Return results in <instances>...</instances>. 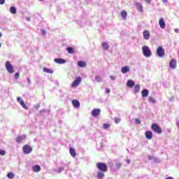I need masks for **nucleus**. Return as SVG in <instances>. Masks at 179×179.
Segmentation results:
<instances>
[{"label":"nucleus","mask_w":179,"mask_h":179,"mask_svg":"<svg viewBox=\"0 0 179 179\" xmlns=\"http://www.w3.org/2000/svg\"><path fill=\"white\" fill-rule=\"evenodd\" d=\"M157 55L159 58H163L165 55V52L162 46H159L157 49Z\"/></svg>","instance_id":"6"},{"label":"nucleus","mask_w":179,"mask_h":179,"mask_svg":"<svg viewBox=\"0 0 179 179\" xmlns=\"http://www.w3.org/2000/svg\"><path fill=\"white\" fill-rule=\"evenodd\" d=\"M28 82L30 83V78H27Z\"/></svg>","instance_id":"52"},{"label":"nucleus","mask_w":179,"mask_h":179,"mask_svg":"<svg viewBox=\"0 0 179 179\" xmlns=\"http://www.w3.org/2000/svg\"><path fill=\"white\" fill-rule=\"evenodd\" d=\"M115 124H118L121 120L118 117H115L114 119Z\"/></svg>","instance_id":"36"},{"label":"nucleus","mask_w":179,"mask_h":179,"mask_svg":"<svg viewBox=\"0 0 179 179\" xmlns=\"http://www.w3.org/2000/svg\"><path fill=\"white\" fill-rule=\"evenodd\" d=\"M166 179H174V178L169 176V177L166 178Z\"/></svg>","instance_id":"44"},{"label":"nucleus","mask_w":179,"mask_h":179,"mask_svg":"<svg viewBox=\"0 0 179 179\" xmlns=\"http://www.w3.org/2000/svg\"><path fill=\"white\" fill-rule=\"evenodd\" d=\"M66 51L69 52V54H74L75 49L72 47H69L66 48Z\"/></svg>","instance_id":"26"},{"label":"nucleus","mask_w":179,"mask_h":179,"mask_svg":"<svg viewBox=\"0 0 179 179\" xmlns=\"http://www.w3.org/2000/svg\"><path fill=\"white\" fill-rule=\"evenodd\" d=\"M121 16H122V19L124 20H125V19H127V16H128V13H127V11L122 10L121 12Z\"/></svg>","instance_id":"25"},{"label":"nucleus","mask_w":179,"mask_h":179,"mask_svg":"<svg viewBox=\"0 0 179 179\" xmlns=\"http://www.w3.org/2000/svg\"><path fill=\"white\" fill-rule=\"evenodd\" d=\"M176 125H177L178 128H179V121L176 122Z\"/></svg>","instance_id":"46"},{"label":"nucleus","mask_w":179,"mask_h":179,"mask_svg":"<svg viewBox=\"0 0 179 179\" xmlns=\"http://www.w3.org/2000/svg\"><path fill=\"white\" fill-rule=\"evenodd\" d=\"M169 67L171 69H176L177 68V60L176 59H172L169 62Z\"/></svg>","instance_id":"8"},{"label":"nucleus","mask_w":179,"mask_h":179,"mask_svg":"<svg viewBox=\"0 0 179 179\" xmlns=\"http://www.w3.org/2000/svg\"><path fill=\"white\" fill-rule=\"evenodd\" d=\"M141 90V85L138 84L136 85L134 90V93H139V91Z\"/></svg>","instance_id":"20"},{"label":"nucleus","mask_w":179,"mask_h":179,"mask_svg":"<svg viewBox=\"0 0 179 179\" xmlns=\"http://www.w3.org/2000/svg\"><path fill=\"white\" fill-rule=\"evenodd\" d=\"M71 103L75 108H79L80 107V103L76 99H73Z\"/></svg>","instance_id":"12"},{"label":"nucleus","mask_w":179,"mask_h":179,"mask_svg":"<svg viewBox=\"0 0 179 179\" xmlns=\"http://www.w3.org/2000/svg\"><path fill=\"white\" fill-rule=\"evenodd\" d=\"M142 51L144 57H146L147 58L152 57V51H150V49L149 48V47L144 45L142 48Z\"/></svg>","instance_id":"2"},{"label":"nucleus","mask_w":179,"mask_h":179,"mask_svg":"<svg viewBox=\"0 0 179 179\" xmlns=\"http://www.w3.org/2000/svg\"><path fill=\"white\" fill-rule=\"evenodd\" d=\"M5 67L6 69V71L8 72V73H15V69H13V66H12V64H10V62L9 61L6 62Z\"/></svg>","instance_id":"4"},{"label":"nucleus","mask_w":179,"mask_h":179,"mask_svg":"<svg viewBox=\"0 0 179 179\" xmlns=\"http://www.w3.org/2000/svg\"><path fill=\"white\" fill-rule=\"evenodd\" d=\"M96 169H98V170H99V171H101L102 173H107L108 170L107 164L103 162H98L96 164Z\"/></svg>","instance_id":"1"},{"label":"nucleus","mask_w":179,"mask_h":179,"mask_svg":"<svg viewBox=\"0 0 179 179\" xmlns=\"http://www.w3.org/2000/svg\"><path fill=\"white\" fill-rule=\"evenodd\" d=\"M42 34L45 35V31L44 29H41Z\"/></svg>","instance_id":"42"},{"label":"nucleus","mask_w":179,"mask_h":179,"mask_svg":"<svg viewBox=\"0 0 179 179\" xmlns=\"http://www.w3.org/2000/svg\"><path fill=\"white\" fill-rule=\"evenodd\" d=\"M136 6L138 10H139V12H143V7L142 6V4H141L139 3H136Z\"/></svg>","instance_id":"21"},{"label":"nucleus","mask_w":179,"mask_h":179,"mask_svg":"<svg viewBox=\"0 0 179 179\" xmlns=\"http://www.w3.org/2000/svg\"><path fill=\"white\" fill-rule=\"evenodd\" d=\"M20 76L19 73H15L14 75V77L15 79H19Z\"/></svg>","instance_id":"37"},{"label":"nucleus","mask_w":179,"mask_h":179,"mask_svg":"<svg viewBox=\"0 0 179 179\" xmlns=\"http://www.w3.org/2000/svg\"><path fill=\"white\" fill-rule=\"evenodd\" d=\"M2 37V33L0 32V38Z\"/></svg>","instance_id":"51"},{"label":"nucleus","mask_w":179,"mask_h":179,"mask_svg":"<svg viewBox=\"0 0 179 179\" xmlns=\"http://www.w3.org/2000/svg\"><path fill=\"white\" fill-rule=\"evenodd\" d=\"M110 79H111L112 80H114V79H115V78H114V76H110Z\"/></svg>","instance_id":"45"},{"label":"nucleus","mask_w":179,"mask_h":179,"mask_svg":"<svg viewBox=\"0 0 179 179\" xmlns=\"http://www.w3.org/2000/svg\"><path fill=\"white\" fill-rule=\"evenodd\" d=\"M97 177H98V179H103V178L105 177L104 172H102V171L97 172Z\"/></svg>","instance_id":"24"},{"label":"nucleus","mask_w":179,"mask_h":179,"mask_svg":"<svg viewBox=\"0 0 179 179\" xmlns=\"http://www.w3.org/2000/svg\"><path fill=\"white\" fill-rule=\"evenodd\" d=\"M167 1L168 0H162V2H164V3L167 2Z\"/></svg>","instance_id":"49"},{"label":"nucleus","mask_w":179,"mask_h":179,"mask_svg":"<svg viewBox=\"0 0 179 179\" xmlns=\"http://www.w3.org/2000/svg\"><path fill=\"white\" fill-rule=\"evenodd\" d=\"M159 24L161 29H166V22L163 18L159 19Z\"/></svg>","instance_id":"13"},{"label":"nucleus","mask_w":179,"mask_h":179,"mask_svg":"<svg viewBox=\"0 0 179 179\" xmlns=\"http://www.w3.org/2000/svg\"><path fill=\"white\" fill-rule=\"evenodd\" d=\"M27 22H30V17L27 18Z\"/></svg>","instance_id":"50"},{"label":"nucleus","mask_w":179,"mask_h":179,"mask_svg":"<svg viewBox=\"0 0 179 179\" xmlns=\"http://www.w3.org/2000/svg\"><path fill=\"white\" fill-rule=\"evenodd\" d=\"M43 72H45L46 73H54V71L47 68L43 69Z\"/></svg>","instance_id":"30"},{"label":"nucleus","mask_w":179,"mask_h":179,"mask_svg":"<svg viewBox=\"0 0 179 179\" xmlns=\"http://www.w3.org/2000/svg\"><path fill=\"white\" fill-rule=\"evenodd\" d=\"M6 155V150H0V156H5Z\"/></svg>","instance_id":"34"},{"label":"nucleus","mask_w":179,"mask_h":179,"mask_svg":"<svg viewBox=\"0 0 179 179\" xmlns=\"http://www.w3.org/2000/svg\"><path fill=\"white\" fill-rule=\"evenodd\" d=\"M106 93H110L111 91L110 90V89L106 88Z\"/></svg>","instance_id":"41"},{"label":"nucleus","mask_w":179,"mask_h":179,"mask_svg":"<svg viewBox=\"0 0 179 179\" xmlns=\"http://www.w3.org/2000/svg\"><path fill=\"white\" fill-rule=\"evenodd\" d=\"M135 121H136V123L138 124H141V120H139V119H135Z\"/></svg>","instance_id":"38"},{"label":"nucleus","mask_w":179,"mask_h":179,"mask_svg":"<svg viewBox=\"0 0 179 179\" xmlns=\"http://www.w3.org/2000/svg\"><path fill=\"white\" fill-rule=\"evenodd\" d=\"M26 138H27L26 135L20 136L17 137L15 141H16L17 143H20L22 142V141H24V139H26Z\"/></svg>","instance_id":"15"},{"label":"nucleus","mask_w":179,"mask_h":179,"mask_svg":"<svg viewBox=\"0 0 179 179\" xmlns=\"http://www.w3.org/2000/svg\"><path fill=\"white\" fill-rule=\"evenodd\" d=\"M39 107H40V105H36V106H35L36 108H39Z\"/></svg>","instance_id":"48"},{"label":"nucleus","mask_w":179,"mask_h":179,"mask_svg":"<svg viewBox=\"0 0 179 179\" xmlns=\"http://www.w3.org/2000/svg\"><path fill=\"white\" fill-rule=\"evenodd\" d=\"M22 150L25 155H29L33 152V148L29 145H24L22 148Z\"/></svg>","instance_id":"5"},{"label":"nucleus","mask_w":179,"mask_h":179,"mask_svg":"<svg viewBox=\"0 0 179 179\" xmlns=\"http://www.w3.org/2000/svg\"><path fill=\"white\" fill-rule=\"evenodd\" d=\"M80 82H82V78L78 77L72 83L71 87H76V86H79V85H80Z\"/></svg>","instance_id":"9"},{"label":"nucleus","mask_w":179,"mask_h":179,"mask_svg":"<svg viewBox=\"0 0 179 179\" xmlns=\"http://www.w3.org/2000/svg\"><path fill=\"white\" fill-rule=\"evenodd\" d=\"M103 129H108V128H110V124H104L103 125Z\"/></svg>","instance_id":"35"},{"label":"nucleus","mask_w":179,"mask_h":179,"mask_svg":"<svg viewBox=\"0 0 179 179\" xmlns=\"http://www.w3.org/2000/svg\"><path fill=\"white\" fill-rule=\"evenodd\" d=\"M143 36L144 40H149V38H150V32H149V31L148 30H145L143 32Z\"/></svg>","instance_id":"11"},{"label":"nucleus","mask_w":179,"mask_h":179,"mask_svg":"<svg viewBox=\"0 0 179 179\" xmlns=\"http://www.w3.org/2000/svg\"><path fill=\"white\" fill-rule=\"evenodd\" d=\"M151 129H152V131L155 132V134H160L163 132V131L162 130V127H160V126H159V124L156 123H153L151 125Z\"/></svg>","instance_id":"3"},{"label":"nucleus","mask_w":179,"mask_h":179,"mask_svg":"<svg viewBox=\"0 0 179 179\" xmlns=\"http://www.w3.org/2000/svg\"><path fill=\"white\" fill-rule=\"evenodd\" d=\"M142 97H148L149 96V90L148 89H144L141 91Z\"/></svg>","instance_id":"18"},{"label":"nucleus","mask_w":179,"mask_h":179,"mask_svg":"<svg viewBox=\"0 0 179 179\" xmlns=\"http://www.w3.org/2000/svg\"><path fill=\"white\" fill-rule=\"evenodd\" d=\"M148 101L150 103H156V100L155 99V98H153L152 96H150L148 99Z\"/></svg>","instance_id":"32"},{"label":"nucleus","mask_w":179,"mask_h":179,"mask_svg":"<svg viewBox=\"0 0 179 179\" xmlns=\"http://www.w3.org/2000/svg\"><path fill=\"white\" fill-rule=\"evenodd\" d=\"M55 62H56V64H65V62H66V61L64 59H60V58H56L54 59Z\"/></svg>","instance_id":"17"},{"label":"nucleus","mask_w":179,"mask_h":179,"mask_svg":"<svg viewBox=\"0 0 179 179\" xmlns=\"http://www.w3.org/2000/svg\"><path fill=\"white\" fill-rule=\"evenodd\" d=\"M5 3V0H0V5H3Z\"/></svg>","instance_id":"40"},{"label":"nucleus","mask_w":179,"mask_h":179,"mask_svg":"<svg viewBox=\"0 0 179 179\" xmlns=\"http://www.w3.org/2000/svg\"><path fill=\"white\" fill-rule=\"evenodd\" d=\"M7 177H8V178L12 179L15 177V174H13V173H12V172H9L7 174Z\"/></svg>","instance_id":"31"},{"label":"nucleus","mask_w":179,"mask_h":179,"mask_svg":"<svg viewBox=\"0 0 179 179\" xmlns=\"http://www.w3.org/2000/svg\"><path fill=\"white\" fill-rule=\"evenodd\" d=\"M145 138L147 139H152V138H153V133H152L151 131H147L145 133Z\"/></svg>","instance_id":"14"},{"label":"nucleus","mask_w":179,"mask_h":179,"mask_svg":"<svg viewBox=\"0 0 179 179\" xmlns=\"http://www.w3.org/2000/svg\"><path fill=\"white\" fill-rule=\"evenodd\" d=\"M17 101L24 110H29V108L26 106V103H24V101H23V99L20 98V96L17 97Z\"/></svg>","instance_id":"7"},{"label":"nucleus","mask_w":179,"mask_h":179,"mask_svg":"<svg viewBox=\"0 0 179 179\" xmlns=\"http://www.w3.org/2000/svg\"><path fill=\"white\" fill-rule=\"evenodd\" d=\"M116 167H117V169H120V168H121V164H120V163L116 164Z\"/></svg>","instance_id":"39"},{"label":"nucleus","mask_w":179,"mask_h":179,"mask_svg":"<svg viewBox=\"0 0 179 179\" xmlns=\"http://www.w3.org/2000/svg\"><path fill=\"white\" fill-rule=\"evenodd\" d=\"M41 171V167L38 165H34V166H32V171H34V173H38V171Z\"/></svg>","instance_id":"16"},{"label":"nucleus","mask_w":179,"mask_h":179,"mask_svg":"<svg viewBox=\"0 0 179 179\" xmlns=\"http://www.w3.org/2000/svg\"><path fill=\"white\" fill-rule=\"evenodd\" d=\"M100 113H101V110L99 108H95L92 110V117H99L100 115Z\"/></svg>","instance_id":"10"},{"label":"nucleus","mask_w":179,"mask_h":179,"mask_svg":"<svg viewBox=\"0 0 179 179\" xmlns=\"http://www.w3.org/2000/svg\"><path fill=\"white\" fill-rule=\"evenodd\" d=\"M95 80L98 83L101 82V77H100V76H95Z\"/></svg>","instance_id":"33"},{"label":"nucleus","mask_w":179,"mask_h":179,"mask_svg":"<svg viewBox=\"0 0 179 179\" xmlns=\"http://www.w3.org/2000/svg\"><path fill=\"white\" fill-rule=\"evenodd\" d=\"M102 48L103 50H104L105 51H107V50H108V48H110V46L108 45V43L103 42L102 43Z\"/></svg>","instance_id":"23"},{"label":"nucleus","mask_w":179,"mask_h":179,"mask_svg":"<svg viewBox=\"0 0 179 179\" xmlns=\"http://www.w3.org/2000/svg\"><path fill=\"white\" fill-rule=\"evenodd\" d=\"M145 2H147V3H150V1H152V0H145Z\"/></svg>","instance_id":"43"},{"label":"nucleus","mask_w":179,"mask_h":179,"mask_svg":"<svg viewBox=\"0 0 179 179\" xmlns=\"http://www.w3.org/2000/svg\"><path fill=\"white\" fill-rule=\"evenodd\" d=\"M127 86L128 87L132 88L134 86H135V82H134L132 80H129L127 83Z\"/></svg>","instance_id":"19"},{"label":"nucleus","mask_w":179,"mask_h":179,"mask_svg":"<svg viewBox=\"0 0 179 179\" xmlns=\"http://www.w3.org/2000/svg\"><path fill=\"white\" fill-rule=\"evenodd\" d=\"M69 152L71 156H72L73 157H76V152L75 151V150H73V148H70Z\"/></svg>","instance_id":"27"},{"label":"nucleus","mask_w":179,"mask_h":179,"mask_svg":"<svg viewBox=\"0 0 179 179\" xmlns=\"http://www.w3.org/2000/svg\"><path fill=\"white\" fill-rule=\"evenodd\" d=\"M127 72H129V67L124 66L122 69V73H127Z\"/></svg>","instance_id":"28"},{"label":"nucleus","mask_w":179,"mask_h":179,"mask_svg":"<svg viewBox=\"0 0 179 179\" xmlns=\"http://www.w3.org/2000/svg\"><path fill=\"white\" fill-rule=\"evenodd\" d=\"M78 66L80 68H85L86 66V63L83 61L78 62Z\"/></svg>","instance_id":"22"},{"label":"nucleus","mask_w":179,"mask_h":179,"mask_svg":"<svg viewBox=\"0 0 179 179\" xmlns=\"http://www.w3.org/2000/svg\"><path fill=\"white\" fill-rule=\"evenodd\" d=\"M175 31H176V33H178L179 29H175Z\"/></svg>","instance_id":"47"},{"label":"nucleus","mask_w":179,"mask_h":179,"mask_svg":"<svg viewBox=\"0 0 179 179\" xmlns=\"http://www.w3.org/2000/svg\"><path fill=\"white\" fill-rule=\"evenodd\" d=\"M10 13H12L13 15L16 14V8H15V6H11L10 8Z\"/></svg>","instance_id":"29"},{"label":"nucleus","mask_w":179,"mask_h":179,"mask_svg":"<svg viewBox=\"0 0 179 179\" xmlns=\"http://www.w3.org/2000/svg\"><path fill=\"white\" fill-rule=\"evenodd\" d=\"M39 1H44V0H39Z\"/></svg>","instance_id":"53"}]
</instances>
